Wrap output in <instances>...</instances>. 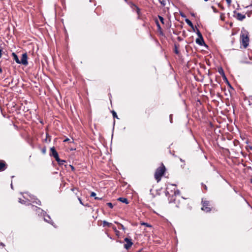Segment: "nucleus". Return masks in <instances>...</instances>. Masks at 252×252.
Instances as JSON below:
<instances>
[{
	"mask_svg": "<svg viewBox=\"0 0 252 252\" xmlns=\"http://www.w3.org/2000/svg\"><path fill=\"white\" fill-rule=\"evenodd\" d=\"M240 40L241 44L244 48H247L249 44V32L246 30L242 31L240 37Z\"/></svg>",
	"mask_w": 252,
	"mask_h": 252,
	"instance_id": "nucleus-1",
	"label": "nucleus"
},
{
	"mask_svg": "<svg viewBox=\"0 0 252 252\" xmlns=\"http://www.w3.org/2000/svg\"><path fill=\"white\" fill-rule=\"evenodd\" d=\"M165 170V167L163 164L157 169L154 176L157 182H159L161 180V177L164 174Z\"/></svg>",
	"mask_w": 252,
	"mask_h": 252,
	"instance_id": "nucleus-2",
	"label": "nucleus"
},
{
	"mask_svg": "<svg viewBox=\"0 0 252 252\" xmlns=\"http://www.w3.org/2000/svg\"><path fill=\"white\" fill-rule=\"evenodd\" d=\"M202 207L201 209L206 212V213L210 212L211 211V208L210 207V202L208 201H202Z\"/></svg>",
	"mask_w": 252,
	"mask_h": 252,
	"instance_id": "nucleus-3",
	"label": "nucleus"
},
{
	"mask_svg": "<svg viewBox=\"0 0 252 252\" xmlns=\"http://www.w3.org/2000/svg\"><path fill=\"white\" fill-rule=\"evenodd\" d=\"M49 155L51 157H53L56 161L60 158L59 154L54 147L50 148V152Z\"/></svg>",
	"mask_w": 252,
	"mask_h": 252,
	"instance_id": "nucleus-4",
	"label": "nucleus"
},
{
	"mask_svg": "<svg viewBox=\"0 0 252 252\" xmlns=\"http://www.w3.org/2000/svg\"><path fill=\"white\" fill-rule=\"evenodd\" d=\"M124 241L126 243L124 245V248L126 250H128L133 244V242H132V240L127 237L124 239Z\"/></svg>",
	"mask_w": 252,
	"mask_h": 252,
	"instance_id": "nucleus-5",
	"label": "nucleus"
},
{
	"mask_svg": "<svg viewBox=\"0 0 252 252\" xmlns=\"http://www.w3.org/2000/svg\"><path fill=\"white\" fill-rule=\"evenodd\" d=\"M28 56L27 53H24L22 54L21 60H20V64H22L24 65H27L28 64L27 61Z\"/></svg>",
	"mask_w": 252,
	"mask_h": 252,
	"instance_id": "nucleus-6",
	"label": "nucleus"
},
{
	"mask_svg": "<svg viewBox=\"0 0 252 252\" xmlns=\"http://www.w3.org/2000/svg\"><path fill=\"white\" fill-rule=\"evenodd\" d=\"M7 167L6 162L3 160H0V172L4 171Z\"/></svg>",
	"mask_w": 252,
	"mask_h": 252,
	"instance_id": "nucleus-7",
	"label": "nucleus"
},
{
	"mask_svg": "<svg viewBox=\"0 0 252 252\" xmlns=\"http://www.w3.org/2000/svg\"><path fill=\"white\" fill-rule=\"evenodd\" d=\"M195 42L197 44H198L200 46L204 45L205 46H207L204 41L203 37V38H201V37L197 38L195 40Z\"/></svg>",
	"mask_w": 252,
	"mask_h": 252,
	"instance_id": "nucleus-8",
	"label": "nucleus"
},
{
	"mask_svg": "<svg viewBox=\"0 0 252 252\" xmlns=\"http://www.w3.org/2000/svg\"><path fill=\"white\" fill-rule=\"evenodd\" d=\"M180 193V191L179 190H174V194L172 195L171 198H168L169 202L171 203L173 202L175 200V196L177 194H179Z\"/></svg>",
	"mask_w": 252,
	"mask_h": 252,
	"instance_id": "nucleus-9",
	"label": "nucleus"
},
{
	"mask_svg": "<svg viewBox=\"0 0 252 252\" xmlns=\"http://www.w3.org/2000/svg\"><path fill=\"white\" fill-rule=\"evenodd\" d=\"M180 47V45L179 44H177V43H174V52L178 55H180V52H179V51L178 50V48L179 47Z\"/></svg>",
	"mask_w": 252,
	"mask_h": 252,
	"instance_id": "nucleus-10",
	"label": "nucleus"
},
{
	"mask_svg": "<svg viewBox=\"0 0 252 252\" xmlns=\"http://www.w3.org/2000/svg\"><path fill=\"white\" fill-rule=\"evenodd\" d=\"M236 18L237 20L242 21L246 18V16L245 15L242 14L240 13H237Z\"/></svg>",
	"mask_w": 252,
	"mask_h": 252,
	"instance_id": "nucleus-11",
	"label": "nucleus"
},
{
	"mask_svg": "<svg viewBox=\"0 0 252 252\" xmlns=\"http://www.w3.org/2000/svg\"><path fill=\"white\" fill-rule=\"evenodd\" d=\"M12 56L13 57L14 60L16 62V63L20 64V60L18 58V56L15 53H12Z\"/></svg>",
	"mask_w": 252,
	"mask_h": 252,
	"instance_id": "nucleus-12",
	"label": "nucleus"
},
{
	"mask_svg": "<svg viewBox=\"0 0 252 252\" xmlns=\"http://www.w3.org/2000/svg\"><path fill=\"white\" fill-rule=\"evenodd\" d=\"M118 200L120 201L123 203H124L126 204H127L129 203L127 199L126 198H125V197H119L118 198Z\"/></svg>",
	"mask_w": 252,
	"mask_h": 252,
	"instance_id": "nucleus-13",
	"label": "nucleus"
},
{
	"mask_svg": "<svg viewBox=\"0 0 252 252\" xmlns=\"http://www.w3.org/2000/svg\"><path fill=\"white\" fill-rule=\"evenodd\" d=\"M44 220L45 221L48 222V223L53 224L54 223L52 220H51V218L49 215L45 216Z\"/></svg>",
	"mask_w": 252,
	"mask_h": 252,
	"instance_id": "nucleus-14",
	"label": "nucleus"
},
{
	"mask_svg": "<svg viewBox=\"0 0 252 252\" xmlns=\"http://www.w3.org/2000/svg\"><path fill=\"white\" fill-rule=\"evenodd\" d=\"M102 223H103V227L108 226V227H111L112 226V223L108 222H107L106 220H103Z\"/></svg>",
	"mask_w": 252,
	"mask_h": 252,
	"instance_id": "nucleus-15",
	"label": "nucleus"
},
{
	"mask_svg": "<svg viewBox=\"0 0 252 252\" xmlns=\"http://www.w3.org/2000/svg\"><path fill=\"white\" fill-rule=\"evenodd\" d=\"M185 22L190 27H193V24L191 22L190 20H189V19H186Z\"/></svg>",
	"mask_w": 252,
	"mask_h": 252,
	"instance_id": "nucleus-16",
	"label": "nucleus"
},
{
	"mask_svg": "<svg viewBox=\"0 0 252 252\" xmlns=\"http://www.w3.org/2000/svg\"><path fill=\"white\" fill-rule=\"evenodd\" d=\"M59 165H63L66 161L64 160L61 159L60 158L57 160Z\"/></svg>",
	"mask_w": 252,
	"mask_h": 252,
	"instance_id": "nucleus-17",
	"label": "nucleus"
},
{
	"mask_svg": "<svg viewBox=\"0 0 252 252\" xmlns=\"http://www.w3.org/2000/svg\"><path fill=\"white\" fill-rule=\"evenodd\" d=\"M218 72L221 75V76H224L225 73L222 67H220L218 69Z\"/></svg>",
	"mask_w": 252,
	"mask_h": 252,
	"instance_id": "nucleus-18",
	"label": "nucleus"
},
{
	"mask_svg": "<svg viewBox=\"0 0 252 252\" xmlns=\"http://www.w3.org/2000/svg\"><path fill=\"white\" fill-rule=\"evenodd\" d=\"M115 223L117 224L118 225H119L120 226L119 227V229H122L123 230H124V231L125 230L126 228H125V227H124V226L122 224H121V223H119V222H118L117 221H115Z\"/></svg>",
	"mask_w": 252,
	"mask_h": 252,
	"instance_id": "nucleus-19",
	"label": "nucleus"
},
{
	"mask_svg": "<svg viewBox=\"0 0 252 252\" xmlns=\"http://www.w3.org/2000/svg\"><path fill=\"white\" fill-rule=\"evenodd\" d=\"M195 28L196 29V34L198 35V37L203 38V36L200 31L196 27Z\"/></svg>",
	"mask_w": 252,
	"mask_h": 252,
	"instance_id": "nucleus-20",
	"label": "nucleus"
},
{
	"mask_svg": "<svg viewBox=\"0 0 252 252\" xmlns=\"http://www.w3.org/2000/svg\"><path fill=\"white\" fill-rule=\"evenodd\" d=\"M128 4L129 5V6H130V7L132 9H133L134 8H135L137 6L135 4H134L133 2H127Z\"/></svg>",
	"mask_w": 252,
	"mask_h": 252,
	"instance_id": "nucleus-21",
	"label": "nucleus"
},
{
	"mask_svg": "<svg viewBox=\"0 0 252 252\" xmlns=\"http://www.w3.org/2000/svg\"><path fill=\"white\" fill-rule=\"evenodd\" d=\"M158 1L160 3L162 6H164L166 5V2L167 0H158Z\"/></svg>",
	"mask_w": 252,
	"mask_h": 252,
	"instance_id": "nucleus-22",
	"label": "nucleus"
},
{
	"mask_svg": "<svg viewBox=\"0 0 252 252\" xmlns=\"http://www.w3.org/2000/svg\"><path fill=\"white\" fill-rule=\"evenodd\" d=\"M135 10L137 15H138V16H139L141 15L140 9L138 6H137L135 8Z\"/></svg>",
	"mask_w": 252,
	"mask_h": 252,
	"instance_id": "nucleus-23",
	"label": "nucleus"
},
{
	"mask_svg": "<svg viewBox=\"0 0 252 252\" xmlns=\"http://www.w3.org/2000/svg\"><path fill=\"white\" fill-rule=\"evenodd\" d=\"M112 115H113V117L114 118L119 119L118 117V116L117 115V113L115 111L113 110L112 111Z\"/></svg>",
	"mask_w": 252,
	"mask_h": 252,
	"instance_id": "nucleus-24",
	"label": "nucleus"
},
{
	"mask_svg": "<svg viewBox=\"0 0 252 252\" xmlns=\"http://www.w3.org/2000/svg\"><path fill=\"white\" fill-rule=\"evenodd\" d=\"M141 224L142 225H145L147 227H152L151 225H150V224H149L148 223H146V222H143L141 223Z\"/></svg>",
	"mask_w": 252,
	"mask_h": 252,
	"instance_id": "nucleus-25",
	"label": "nucleus"
},
{
	"mask_svg": "<svg viewBox=\"0 0 252 252\" xmlns=\"http://www.w3.org/2000/svg\"><path fill=\"white\" fill-rule=\"evenodd\" d=\"M158 18H159L160 21L162 23V24H164V18L162 16H159V15H158Z\"/></svg>",
	"mask_w": 252,
	"mask_h": 252,
	"instance_id": "nucleus-26",
	"label": "nucleus"
},
{
	"mask_svg": "<svg viewBox=\"0 0 252 252\" xmlns=\"http://www.w3.org/2000/svg\"><path fill=\"white\" fill-rule=\"evenodd\" d=\"M34 202H35L36 204H38L39 205H41V202L39 199H36Z\"/></svg>",
	"mask_w": 252,
	"mask_h": 252,
	"instance_id": "nucleus-27",
	"label": "nucleus"
},
{
	"mask_svg": "<svg viewBox=\"0 0 252 252\" xmlns=\"http://www.w3.org/2000/svg\"><path fill=\"white\" fill-rule=\"evenodd\" d=\"M201 186L206 191L207 190V187L206 185L204 184L203 183H201Z\"/></svg>",
	"mask_w": 252,
	"mask_h": 252,
	"instance_id": "nucleus-28",
	"label": "nucleus"
},
{
	"mask_svg": "<svg viewBox=\"0 0 252 252\" xmlns=\"http://www.w3.org/2000/svg\"><path fill=\"white\" fill-rule=\"evenodd\" d=\"M107 206H108L110 208H113V205L112 203L108 202L107 203Z\"/></svg>",
	"mask_w": 252,
	"mask_h": 252,
	"instance_id": "nucleus-29",
	"label": "nucleus"
},
{
	"mask_svg": "<svg viewBox=\"0 0 252 252\" xmlns=\"http://www.w3.org/2000/svg\"><path fill=\"white\" fill-rule=\"evenodd\" d=\"M19 202L21 203V204H25L26 203V201L24 200H22V199L21 198H19Z\"/></svg>",
	"mask_w": 252,
	"mask_h": 252,
	"instance_id": "nucleus-30",
	"label": "nucleus"
},
{
	"mask_svg": "<svg viewBox=\"0 0 252 252\" xmlns=\"http://www.w3.org/2000/svg\"><path fill=\"white\" fill-rule=\"evenodd\" d=\"M41 152L43 154H45L46 153V149L45 147L42 149Z\"/></svg>",
	"mask_w": 252,
	"mask_h": 252,
	"instance_id": "nucleus-31",
	"label": "nucleus"
},
{
	"mask_svg": "<svg viewBox=\"0 0 252 252\" xmlns=\"http://www.w3.org/2000/svg\"><path fill=\"white\" fill-rule=\"evenodd\" d=\"M48 137H49V138H50V139H49V141H50V140H51V139H50V137H50V136H49V134H48V133H46V138L45 139V141L46 142H47V138H48Z\"/></svg>",
	"mask_w": 252,
	"mask_h": 252,
	"instance_id": "nucleus-32",
	"label": "nucleus"
},
{
	"mask_svg": "<svg viewBox=\"0 0 252 252\" xmlns=\"http://www.w3.org/2000/svg\"><path fill=\"white\" fill-rule=\"evenodd\" d=\"M77 198H78V200L79 201L80 203L81 204H82V205H84V203H83L81 198L79 197V196H78Z\"/></svg>",
	"mask_w": 252,
	"mask_h": 252,
	"instance_id": "nucleus-33",
	"label": "nucleus"
},
{
	"mask_svg": "<svg viewBox=\"0 0 252 252\" xmlns=\"http://www.w3.org/2000/svg\"><path fill=\"white\" fill-rule=\"evenodd\" d=\"M225 0L228 5H230L231 4V2H232L231 0Z\"/></svg>",
	"mask_w": 252,
	"mask_h": 252,
	"instance_id": "nucleus-34",
	"label": "nucleus"
},
{
	"mask_svg": "<svg viewBox=\"0 0 252 252\" xmlns=\"http://www.w3.org/2000/svg\"><path fill=\"white\" fill-rule=\"evenodd\" d=\"M95 195H96V193L94 192H92L91 193V197H96Z\"/></svg>",
	"mask_w": 252,
	"mask_h": 252,
	"instance_id": "nucleus-35",
	"label": "nucleus"
},
{
	"mask_svg": "<svg viewBox=\"0 0 252 252\" xmlns=\"http://www.w3.org/2000/svg\"><path fill=\"white\" fill-rule=\"evenodd\" d=\"M218 6H219V7H220L221 9H222V10H223V9H224V7H223V6L221 4H220V3H219V4H218Z\"/></svg>",
	"mask_w": 252,
	"mask_h": 252,
	"instance_id": "nucleus-36",
	"label": "nucleus"
},
{
	"mask_svg": "<svg viewBox=\"0 0 252 252\" xmlns=\"http://www.w3.org/2000/svg\"><path fill=\"white\" fill-rule=\"evenodd\" d=\"M170 122L171 123H172V115L171 114L170 115Z\"/></svg>",
	"mask_w": 252,
	"mask_h": 252,
	"instance_id": "nucleus-37",
	"label": "nucleus"
},
{
	"mask_svg": "<svg viewBox=\"0 0 252 252\" xmlns=\"http://www.w3.org/2000/svg\"><path fill=\"white\" fill-rule=\"evenodd\" d=\"M177 40H178V41H182V40H183V39H182V38L181 37H180V36H178V37H177Z\"/></svg>",
	"mask_w": 252,
	"mask_h": 252,
	"instance_id": "nucleus-38",
	"label": "nucleus"
},
{
	"mask_svg": "<svg viewBox=\"0 0 252 252\" xmlns=\"http://www.w3.org/2000/svg\"><path fill=\"white\" fill-rule=\"evenodd\" d=\"M113 229L114 230V231H116L117 230L116 227L115 226H112Z\"/></svg>",
	"mask_w": 252,
	"mask_h": 252,
	"instance_id": "nucleus-39",
	"label": "nucleus"
},
{
	"mask_svg": "<svg viewBox=\"0 0 252 252\" xmlns=\"http://www.w3.org/2000/svg\"><path fill=\"white\" fill-rule=\"evenodd\" d=\"M157 27L159 28V29H161L160 27V25L158 23V21L157 22Z\"/></svg>",
	"mask_w": 252,
	"mask_h": 252,
	"instance_id": "nucleus-40",
	"label": "nucleus"
},
{
	"mask_svg": "<svg viewBox=\"0 0 252 252\" xmlns=\"http://www.w3.org/2000/svg\"><path fill=\"white\" fill-rule=\"evenodd\" d=\"M222 78H223V80H224V81H226V80H227V78H226V77L225 75H224V76H222Z\"/></svg>",
	"mask_w": 252,
	"mask_h": 252,
	"instance_id": "nucleus-41",
	"label": "nucleus"
},
{
	"mask_svg": "<svg viewBox=\"0 0 252 252\" xmlns=\"http://www.w3.org/2000/svg\"><path fill=\"white\" fill-rule=\"evenodd\" d=\"M94 199H95V200H101V199H102V198H101V197H94Z\"/></svg>",
	"mask_w": 252,
	"mask_h": 252,
	"instance_id": "nucleus-42",
	"label": "nucleus"
},
{
	"mask_svg": "<svg viewBox=\"0 0 252 252\" xmlns=\"http://www.w3.org/2000/svg\"><path fill=\"white\" fill-rule=\"evenodd\" d=\"M165 195L166 196H168V195L169 194V193L168 191H167V190H166L165 191Z\"/></svg>",
	"mask_w": 252,
	"mask_h": 252,
	"instance_id": "nucleus-43",
	"label": "nucleus"
},
{
	"mask_svg": "<svg viewBox=\"0 0 252 252\" xmlns=\"http://www.w3.org/2000/svg\"><path fill=\"white\" fill-rule=\"evenodd\" d=\"M225 81V82L227 83V84L230 86V87L232 88L231 86L230 85V83H229V81H228V80H227H227H226V81Z\"/></svg>",
	"mask_w": 252,
	"mask_h": 252,
	"instance_id": "nucleus-44",
	"label": "nucleus"
},
{
	"mask_svg": "<svg viewBox=\"0 0 252 252\" xmlns=\"http://www.w3.org/2000/svg\"><path fill=\"white\" fill-rule=\"evenodd\" d=\"M69 140H70V139L69 138H67L63 140V142H67V141H69Z\"/></svg>",
	"mask_w": 252,
	"mask_h": 252,
	"instance_id": "nucleus-45",
	"label": "nucleus"
},
{
	"mask_svg": "<svg viewBox=\"0 0 252 252\" xmlns=\"http://www.w3.org/2000/svg\"><path fill=\"white\" fill-rule=\"evenodd\" d=\"M2 52V49H0V58L1 57Z\"/></svg>",
	"mask_w": 252,
	"mask_h": 252,
	"instance_id": "nucleus-46",
	"label": "nucleus"
},
{
	"mask_svg": "<svg viewBox=\"0 0 252 252\" xmlns=\"http://www.w3.org/2000/svg\"><path fill=\"white\" fill-rule=\"evenodd\" d=\"M191 29H192L193 31V32H195V28L194 27V26L193 25V27H191Z\"/></svg>",
	"mask_w": 252,
	"mask_h": 252,
	"instance_id": "nucleus-47",
	"label": "nucleus"
},
{
	"mask_svg": "<svg viewBox=\"0 0 252 252\" xmlns=\"http://www.w3.org/2000/svg\"><path fill=\"white\" fill-rule=\"evenodd\" d=\"M83 205V206H88V207H89V206L88 203H87V204H84V205Z\"/></svg>",
	"mask_w": 252,
	"mask_h": 252,
	"instance_id": "nucleus-48",
	"label": "nucleus"
},
{
	"mask_svg": "<svg viewBox=\"0 0 252 252\" xmlns=\"http://www.w3.org/2000/svg\"><path fill=\"white\" fill-rule=\"evenodd\" d=\"M115 233H116L117 235L118 234V233H119V231L118 230H117L116 231H115Z\"/></svg>",
	"mask_w": 252,
	"mask_h": 252,
	"instance_id": "nucleus-49",
	"label": "nucleus"
},
{
	"mask_svg": "<svg viewBox=\"0 0 252 252\" xmlns=\"http://www.w3.org/2000/svg\"><path fill=\"white\" fill-rule=\"evenodd\" d=\"M191 16H192L193 17L195 16V14L194 13H191Z\"/></svg>",
	"mask_w": 252,
	"mask_h": 252,
	"instance_id": "nucleus-50",
	"label": "nucleus"
},
{
	"mask_svg": "<svg viewBox=\"0 0 252 252\" xmlns=\"http://www.w3.org/2000/svg\"><path fill=\"white\" fill-rule=\"evenodd\" d=\"M71 168L72 170L74 169V167L73 166H72V165H71Z\"/></svg>",
	"mask_w": 252,
	"mask_h": 252,
	"instance_id": "nucleus-51",
	"label": "nucleus"
},
{
	"mask_svg": "<svg viewBox=\"0 0 252 252\" xmlns=\"http://www.w3.org/2000/svg\"><path fill=\"white\" fill-rule=\"evenodd\" d=\"M141 251H142V249L137 251L136 252H141Z\"/></svg>",
	"mask_w": 252,
	"mask_h": 252,
	"instance_id": "nucleus-52",
	"label": "nucleus"
},
{
	"mask_svg": "<svg viewBox=\"0 0 252 252\" xmlns=\"http://www.w3.org/2000/svg\"><path fill=\"white\" fill-rule=\"evenodd\" d=\"M10 186H11V189H13V185H12V183H11V185H10Z\"/></svg>",
	"mask_w": 252,
	"mask_h": 252,
	"instance_id": "nucleus-53",
	"label": "nucleus"
},
{
	"mask_svg": "<svg viewBox=\"0 0 252 252\" xmlns=\"http://www.w3.org/2000/svg\"><path fill=\"white\" fill-rule=\"evenodd\" d=\"M12 83H13V80H12V81H11V82H9V85H10V84H12Z\"/></svg>",
	"mask_w": 252,
	"mask_h": 252,
	"instance_id": "nucleus-54",
	"label": "nucleus"
},
{
	"mask_svg": "<svg viewBox=\"0 0 252 252\" xmlns=\"http://www.w3.org/2000/svg\"><path fill=\"white\" fill-rule=\"evenodd\" d=\"M181 16H182V17H185V15H183V14H181Z\"/></svg>",
	"mask_w": 252,
	"mask_h": 252,
	"instance_id": "nucleus-55",
	"label": "nucleus"
},
{
	"mask_svg": "<svg viewBox=\"0 0 252 252\" xmlns=\"http://www.w3.org/2000/svg\"><path fill=\"white\" fill-rule=\"evenodd\" d=\"M75 189V188H72L71 189V190L73 191Z\"/></svg>",
	"mask_w": 252,
	"mask_h": 252,
	"instance_id": "nucleus-56",
	"label": "nucleus"
},
{
	"mask_svg": "<svg viewBox=\"0 0 252 252\" xmlns=\"http://www.w3.org/2000/svg\"><path fill=\"white\" fill-rule=\"evenodd\" d=\"M250 6V7H252V3L250 5V6Z\"/></svg>",
	"mask_w": 252,
	"mask_h": 252,
	"instance_id": "nucleus-57",
	"label": "nucleus"
},
{
	"mask_svg": "<svg viewBox=\"0 0 252 252\" xmlns=\"http://www.w3.org/2000/svg\"><path fill=\"white\" fill-rule=\"evenodd\" d=\"M180 160H181V161H184V160H182V159H181V158H180Z\"/></svg>",
	"mask_w": 252,
	"mask_h": 252,
	"instance_id": "nucleus-58",
	"label": "nucleus"
},
{
	"mask_svg": "<svg viewBox=\"0 0 252 252\" xmlns=\"http://www.w3.org/2000/svg\"><path fill=\"white\" fill-rule=\"evenodd\" d=\"M251 183L252 184V178L251 179Z\"/></svg>",
	"mask_w": 252,
	"mask_h": 252,
	"instance_id": "nucleus-59",
	"label": "nucleus"
},
{
	"mask_svg": "<svg viewBox=\"0 0 252 252\" xmlns=\"http://www.w3.org/2000/svg\"><path fill=\"white\" fill-rule=\"evenodd\" d=\"M234 13H236V11L235 10V11H234Z\"/></svg>",
	"mask_w": 252,
	"mask_h": 252,
	"instance_id": "nucleus-60",
	"label": "nucleus"
},
{
	"mask_svg": "<svg viewBox=\"0 0 252 252\" xmlns=\"http://www.w3.org/2000/svg\"><path fill=\"white\" fill-rule=\"evenodd\" d=\"M205 1H207L208 0H204Z\"/></svg>",
	"mask_w": 252,
	"mask_h": 252,
	"instance_id": "nucleus-61",
	"label": "nucleus"
},
{
	"mask_svg": "<svg viewBox=\"0 0 252 252\" xmlns=\"http://www.w3.org/2000/svg\"><path fill=\"white\" fill-rule=\"evenodd\" d=\"M125 0V1L127 2V0Z\"/></svg>",
	"mask_w": 252,
	"mask_h": 252,
	"instance_id": "nucleus-62",
	"label": "nucleus"
}]
</instances>
